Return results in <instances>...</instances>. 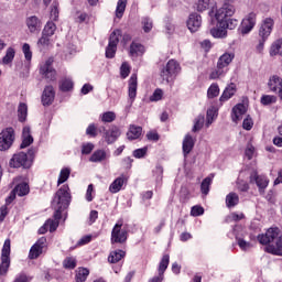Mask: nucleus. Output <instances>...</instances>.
Returning <instances> with one entry per match:
<instances>
[{"label":"nucleus","mask_w":282,"mask_h":282,"mask_svg":"<svg viewBox=\"0 0 282 282\" xmlns=\"http://www.w3.org/2000/svg\"><path fill=\"white\" fill-rule=\"evenodd\" d=\"M235 61V53H224L219 56L216 68L210 72L209 80H218V78H224L228 74V67L230 63Z\"/></svg>","instance_id":"20e7f679"},{"label":"nucleus","mask_w":282,"mask_h":282,"mask_svg":"<svg viewBox=\"0 0 282 282\" xmlns=\"http://www.w3.org/2000/svg\"><path fill=\"white\" fill-rule=\"evenodd\" d=\"M210 34L214 39H226L228 36V31L226 28H221L218 24V28L210 29Z\"/></svg>","instance_id":"473e14b6"},{"label":"nucleus","mask_w":282,"mask_h":282,"mask_svg":"<svg viewBox=\"0 0 282 282\" xmlns=\"http://www.w3.org/2000/svg\"><path fill=\"white\" fill-rule=\"evenodd\" d=\"M213 184V176H207L200 183V193L203 195H208L210 193V186Z\"/></svg>","instance_id":"f704fd0d"},{"label":"nucleus","mask_w":282,"mask_h":282,"mask_svg":"<svg viewBox=\"0 0 282 282\" xmlns=\"http://www.w3.org/2000/svg\"><path fill=\"white\" fill-rule=\"evenodd\" d=\"M128 96L130 98V102H134L138 96V75L132 74L128 82Z\"/></svg>","instance_id":"6ab92c4d"},{"label":"nucleus","mask_w":282,"mask_h":282,"mask_svg":"<svg viewBox=\"0 0 282 282\" xmlns=\"http://www.w3.org/2000/svg\"><path fill=\"white\" fill-rule=\"evenodd\" d=\"M11 248H12V240H10V238H7L4 240V243L1 250V257L10 259Z\"/></svg>","instance_id":"79ce46f5"},{"label":"nucleus","mask_w":282,"mask_h":282,"mask_svg":"<svg viewBox=\"0 0 282 282\" xmlns=\"http://www.w3.org/2000/svg\"><path fill=\"white\" fill-rule=\"evenodd\" d=\"M162 96H164V93L162 91V89L156 88L153 93V95L150 97L151 102H158Z\"/></svg>","instance_id":"680f3d73"},{"label":"nucleus","mask_w":282,"mask_h":282,"mask_svg":"<svg viewBox=\"0 0 282 282\" xmlns=\"http://www.w3.org/2000/svg\"><path fill=\"white\" fill-rule=\"evenodd\" d=\"M272 30H274V19L265 18L262 21V24L259 29L260 39H268V36H270V34H272Z\"/></svg>","instance_id":"f3484780"},{"label":"nucleus","mask_w":282,"mask_h":282,"mask_svg":"<svg viewBox=\"0 0 282 282\" xmlns=\"http://www.w3.org/2000/svg\"><path fill=\"white\" fill-rule=\"evenodd\" d=\"M252 127H254V121H252V118L250 116H247V118L242 122V128L246 131H251Z\"/></svg>","instance_id":"052dcab7"},{"label":"nucleus","mask_w":282,"mask_h":282,"mask_svg":"<svg viewBox=\"0 0 282 282\" xmlns=\"http://www.w3.org/2000/svg\"><path fill=\"white\" fill-rule=\"evenodd\" d=\"M122 135L120 128L118 126H111L108 130H106L104 138L107 144H113Z\"/></svg>","instance_id":"a211bd4d"},{"label":"nucleus","mask_w":282,"mask_h":282,"mask_svg":"<svg viewBox=\"0 0 282 282\" xmlns=\"http://www.w3.org/2000/svg\"><path fill=\"white\" fill-rule=\"evenodd\" d=\"M8 270H10V258L1 257L0 276H6L8 274Z\"/></svg>","instance_id":"a19ab883"},{"label":"nucleus","mask_w":282,"mask_h":282,"mask_svg":"<svg viewBox=\"0 0 282 282\" xmlns=\"http://www.w3.org/2000/svg\"><path fill=\"white\" fill-rule=\"evenodd\" d=\"M122 186H124V176H119L110 184L109 191L110 193H120Z\"/></svg>","instance_id":"c756f323"},{"label":"nucleus","mask_w":282,"mask_h":282,"mask_svg":"<svg viewBox=\"0 0 282 282\" xmlns=\"http://www.w3.org/2000/svg\"><path fill=\"white\" fill-rule=\"evenodd\" d=\"M107 160V152L105 150H96L89 158V162H104Z\"/></svg>","instance_id":"72a5a7b5"},{"label":"nucleus","mask_w":282,"mask_h":282,"mask_svg":"<svg viewBox=\"0 0 282 282\" xmlns=\"http://www.w3.org/2000/svg\"><path fill=\"white\" fill-rule=\"evenodd\" d=\"M187 28L189 32H197L202 28V15L198 13H191L187 20Z\"/></svg>","instance_id":"aec40b11"},{"label":"nucleus","mask_w":282,"mask_h":282,"mask_svg":"<svg viewBox=\"0 0 282 282\" xmlns=\"http://www.w3.org/2000/svg\"><path fill=\"white\" fill-rule=\"evenodd\" d=\"M26 25L28 29L30 30V32L34 33V32H39L41 30V20L36 17H30L26 19Z\"/></svg>","instance_id":"bb28decb"},{"label":"nucleus","mask_w":282,"mask_h":282,"mask_svg":"<svg viewBox=\"0 0 282 282\" xmlns=\"http://www.w3.org/2000/svg\"><path fill=\"white\" fill-rule=\"evenodd\" d=\"M51 43H52L51 37L48 35H44L43 33H42L41 39L37 41V45H39V47H42V50H47V47H50Z\"/></svg>","instance_id":"09e8293b"},{"label":"nucleus","mask_w":282,"mask_h":282,"mask_svg":"<svg viewBox=\"0 0 282 282\" xmlns=\"http://www.w3.org/2000/svg\"><path fill=\"white\" fill-rule=\"evenodd\" d=\"M236 94H237V85H235V83H231L225 88L219 100L220 102H228V100H230V98H232V96H235Z\"/></svg>","instance_id":"4be33fe9"},{"label":"nucleus","mask_w":282,"mask_h":282,"mask_svg":"<svg viewBox=\"0 0 282 282\" xmlns=\"http://www.w3.org/2000/svg\"><path fill=\"white\" fill-rule=\"evenodd\" d=\"M144 52H147V48L144 47V45H142V43L133 41L130 44V56L138 58V56H143Z\"/></svg>","instance_id":"412c9836"},{"label":"nucleus","mask_w":282,"mask_h":282,"mask_svg":"<svg viewBox=\"0 0 282 282\" xmlns=\"http://www.w3.org/2000/svg\"><path fill=\"white\" fill-rule=\"evenodd\" d=\"M210 8V0H197L196 10L198 12H206Z\"/></svg>","instance_id":"8fccbe9b"},{"label":"nucleus","mask_w":282,"mask_h":282,"mask_svg":"<svg viewBox=\"0 0 282 282\" xmlns=\"http://www.w3.org/2000/svg\"><path fill=\"white\" fill-rule=\"evenodd\" d=\"M56 32V24L54 23V22H52V21H48L46 24H45V26H44V29H43V31H42V34L44 35V36H50V37H52V36H54V33Z\"/></svg>","instance_id":"e433bc0d"},{"label":"nucleus","mask_w":282,"mask_h":282,"mask_svg":"<svg viewBox=\"0 0 282 282\" xmlns=\"http://www.w3.org/2000/svg\"><path fill=\"white\" fill-rule=\"evenodd\" d=\"M69 175H72V171L68 167L62 169L57 180V186H61V184H65V182L69 180Z\"/></svg>","instance_id":"4c0bfd02"},{"label":"nucleus","mask_w":282,"mask_h":282,"mask_svg":"<svg viewBox=\"0 0 282 282\" xmlns=\"http://www.w3.org/2000/svg\"><path fill=\"white\" fill-rule=\"evenodd\" d=\"M18 118L19 122H25L28 118V105L21 102L18 107Z\"/></svg>","instance_id":"c9c22d12"},{"label":"nucleus","mask_w":282,"mask_h":282,"mask_svg":"<svg viewBox=\"0 0 282 282\" xmlns=\"http://www.w3.org/2000/svg\"><path fill=\"white\" fill-rule=\"evenodd\" d=\"M247 109L246 105L238 104L232 108L231 118L234 122H239L241 120V117L245 116Z\"/></svg>","instance_id":"393cba45"},{"label":"nucleus","mask_w":282,"mask_h":282,"mask_svg":"<svg viewBox=\"0 0 282 282\" xmlns=\"http://www.w3.org/2000/svg\"><path fill=\"white\" fill-rule=\"evenodd\" d=\"M100 118H101V122H105V123L113 122L116 120V112L106 111L100 116Z\"/></svg>","instance_id":"603ef678"},{"label":"nucleus","mask_w":282,"mask_h":282,"mask_svg":"<svg viewBox=\"0 0 282 282\" xmlns=\"http://www.w3.org/2000/svg\"><path fill=\"white\" fill-rule=\"evenodd\" d=\"M72 203V194L69 193V185L64 184L57 192L55 193L53 205L56 204L54 212V220L61 221L63 219V210L69 208V204Z\"/></svg>","instance_id":"7ed1b4c3"},{"label":"nucleus","mask_w":282,"mask_h":282,"mask_svg":"<svg viewBox=\"0 0 282 282\" xmlns=\"http://www.w3.org/2000/svg\"><path fill=\"white\" fill-rule=\"evenodd\" d=\"M15 54H17V52L12 47H9L6 52V55L2 58V63L4 65H10V63H12V61H14Z\"/></svg>","instance_id":"a18cd8bd"},{"label":"nucleus","mask_w":282,"mask_h":282,"mask_svg":"<svg viewBox=\"0 0 282 282\" xmlns=\"http://www.w3.org/2000/svg\"><path fill=\"white\" fill-rule=\"evenodd\" d=\"M22 52L26 61H32V51L30 50V44L24 43L22 46Z\"/></svg>","instance_id":"0e129e2a"},{"label":"nucleus","mask_w":282,"mask_h":282,"mask_svg":"<svg viewBox=\"0 0 282 282\" xmlns=\"http://www.w3.org/2000/svg\"><path fill=\"white\" fill-rule=\"evenodd\" d=\"M191 215L192 217H199L202 215H204V207L202 206H193L191 209Z\"/></svg>","instance_id":"e2e57ef3"},{"label":"nucleus","mask_w":282,"mask_h":282,"mask_svg":"<svg viewBox=\"0 0 282 282\" xmlns=\"http://www.w3.org/2000/svg\"><path fill=\"white\" fill-rule=\"evenodd\" d=\"M234 0H224V4L215 13V19L219 28H225V30H235L239 25V20L231 19L235 14V6L232 4Z\"/></svg>","instance_id":"f03ea898"},{"label":"nucleus","mask_w":282,"mask_h":282,"mask_svg":"<svg viewBox=\"0 0 282 282\" xmlns=\"http://www.w3.org/2000/svg\"><path fill=\"white\" fill-rule=\"evenodd\" d=\"M254 25H257V13L250 12L241 22L240 33L242 35L250 34L254 30Z\"/></svg>","instance_id":"4468645a"},{"label":"nucleus","mask_w":282,"mask_h":282,"mask_svg":"<svg viewBox=\"0 0 282 282\" xmlns=\"http://www.w3.org/2000/svg\"><path fill=\"white\" fill-rule=\"evenodd\" d=\"M140 135H142V127L130 126L129 131L127 132L128 140H138Z\"/></svg>","instance_id":"c85d7f7f"},{"label":"nucleus","mask_w":282,"mask_h":282,"mask_svg":"<svg viewBox=\"0 0 282 282\" xmlns=\"http://www.w3.org/2000/svg\"><path fill=\"white\" fill-rule=\"evenodd\" d=\"M261 105L268 107V105H274L276 102V96L274 95H263L260 99Z\"/></svg>","instance_id":"49530a36"},{"label":"nucleus","mask_w":282,"mask_h":282,"mask_svg":"<svg viewBox=\"0 0 282 282\" xmlns=\"http://www.w3.org/2000/svg\"><path fill=\"white\" fill-rule=\"evenodd\" d=\"M219 96V84L213 83L207 89V98L213 99Z\"/></svg>","instance_id":"c03bdc74"},{"label":"nucleus","mask_w":282,"mask_h":282,"mask_svg":"<svg viewBox=\"0 0 282 282\" xmlns=\"http://www.w3.org/2000/svg\"><path fill=\"white\" fill-rule=\"evenodd\" d=\"M58 0H54L52 6H51V19H53V21H58Z\"/></svg>","instance_id":"3c124183"},{"label":"nucleus","mask_w":282,"mask_h":282,"mask_svg":"<svg viewBox=\"0 0 282 282\" xmlns=\"http://www.w3.org/2000/svg\"><path fill=\"white\" fill-rule=\"evenodd\" d=\"M124 257H127V251L122 249L110 251L108 256V263H120Z\"/></svg>","instance_id":"5701e85b"},{"label":"nucleus","mask_w":282,"mask_h":282,"mask_svg":"<svg viewBox=\"0 0 282 282\" xmlns=\"http://www.w3.org/2000/svg\"><path fill=\"white\" fill-rule=\"evenodd\" d=\"M59 89L64 93L72 91L74 89V80L69 77H65L59 82Z\"/></svg>","instance_id":"2f4dec72"},{"label":"nucleus","mask_w":282,"mask_h":282,"mask_svg":"<svg viewBox=\"0 0 282 282\" xmlns=\"http://www.w3.org/2000/svg\"><path fill=\"white\" fill-rule=\"evenodd\" d=\"M22 143L20 145V149H26V147H30L32 142H34V138L31 134L30 127H24L22 131Z\"/></svg>","instance_id":"a878e982"},{"label":"nucleus","mask_w":282,"mask_h":282,"mask_svg":"<svg viewBox=\"0 0 282 282\" xmlns=\"http://www.w3.org/2000/svg\"><path fill=\"white\" fill-rule=\"evenodd\" d=\"M17 195L18 197H25V195H30V185L28 183L18 184L6 199V204L9 205L13 199H17Z\"/></svg>","instance_id":"ddd939ff"},{"label":"nucleus","mask_w":282,"mask_h":282,"mask_svg":"<svg viewBox=\"0 0 282 282\" xmlns=\"http://www.w3.org/2000/svg\"><path fill=\"white\" fill-rule=\"evenodd\" d=\"M15 134L14 128L9 127L0 132V151H9L14 144Z\"/></svg>","instance_id":"9d476101"},{"label":"nucleus","mask_w":282,"mask_h":282,"mask_svg":"<svg viewBox=\"0 0 282 282\" xmlns=\"http://www.w3.org/2000/svg\"><path fill=\"white\" fill-rule=\"evenodd\" d=\"M195 149V140L193 139V135L186 134L183 140V153L184 155H188L191 151Z\"/></svg>","instance_id":"cd10ccee"},{"label":"nucleus","mask_w":282,"mask_h":282,"mask_svg":"<svg viewBox=\"0 0 282 282\" xmlns=\"http://www.w3.org/2000/svg\"><path fill=\"white\" fill-rule=\"evenodd\" d=\"M271 56H282V40H276L272 45L270 50Z\"/></svg>","instance_id":"58836bf2"},{"label":"nucleus","mask_w":282,"mask_h":282,"mask_svg":"<svg viewBox=\"0 0 282 282\" xmlns=\"http://www.w3.org/2000/svg\"><path fill=\"white\" fill-rule=\"evenodd\" d=\"M124 10H127V0H118L117 8H116L117 19H122L124 14Z\"/></svg>","instance_id":"ea45409f"},{"label":"nucleus","mask_w":282,"mask_h":282,"mask_svg":"<svg viewBox=\"0 0 282 282\" xmlns=\"http://www.w3.org/2000/svg\"><path fill=\"white\" fill-rule=\"evenodd\" d=\"M87 276H89L88 269L87 268H79L76 275H75V279H76V282H86Z\"/></svg>","instance_id":"37998d69"},{"label":"nucleus","mask_w":282,"mask_h":282,"mask_svg":"<svg viewBox=\"0 0 282 282\" xmlns=\"http://www.w3.org/2000/svg\"><path fill=\"white\" fill-rule=\"evenodd\" d=\"M203 127H204V116H198L195 119L194 127H193L192 131L194 133H197V131H202Z\"/></svg>","instance_id":"6e6d98bb"},{"label":"nucleus","mask_w":282,"mask_h":282,"mask_svg":"<svg viewBox=\"0 0 282 282\" xmlns=\"http://www.w3.org/2000/svg\"><path fill=\"white\" fill-rule=\"evenodd\" d=\"M86 135H89L90 138H96L98 135V128L96 127V123H90L87 127Z\"/></svg>","instance_id":"4d7b16f0"},{"label":"nucleus","mask_w":282,"mask_h":282,"mask_svg":"<svg viewBox=\"0 0 282 282\" xmlns=\"http://www.w3.org/2000/svg\"><path fill=\"white\" fill-rule=\"evenodd\" d=\"M122 226H124L122 219H119L117 224H115L110 236L111 246H116V243L124 246V243H127V239H129V230L122 228Z\"/></svg>","instance_id":"39448f33"},{"label":"nucleus","mask_w":282,"mask_h":282,"mask_svg":"<svg viewBox=\"0 0 282 282\" xmlns=\"http://www.w3.org/2000/svg\"><path fill=\"white\" fill-rule=\"evenodd\" d=\"M53 65V57H50L45 61V63L40 65V74L42 75V78L46 80V83H56L58 74L56 73V68Z\"/></svg>","instance_id":"0eeeda50"},{"label":"nucleus","mask_w":282,"mask_h":282,"mask_svg":"<svg viewBox=\"0 0 282 282\" xmlns=\"http://www.w3.org/2000/svg\"><path fill=\"white\" fill-rule=\"evenodd\" d=\"M250 184H257L259 191H265L268 188V184H270V181L264 175H259V173L253 170L249 177Z\"/></svg>","instance_id":"2eb2a0df"},{"label":"nucleus","mask_w":282,"mask_h":282,"mask_svg":"<svg viewBox=\"0 0 282 282\" xmlns=\"http://www.w3.org/2000/svg\"><path fill=\"white\" fill-rule=\"evenodd\" d=\"M63 268L65 270H74L76 268V258L67 257L63 261Z\"/></svg>","instance_id":"de8ad7c7"},{"label":"nucleus","mask_w":282,"mask_h":282,"mask_svg":"<svg viewBox=\"0 0 282 282\" xmlns=\"http://www.w3.org/2000/svg\"><path fill=\"white\" fill-rule=\"evenodd\" d=\"M149 151V148H141L133 151L132 155L133 158H137V160H140L147 155V152Z\"/></svg>","instance_id":"bf43d9fd"},{"label":"nucleus","mask_w":282,"mask_h":282,"mask_svg":"<svg viewBox=\"0 0 282 282\" xmlns=\"http://www.w3.org/2000/svg\"><path fill=\"white\" fill-rule=\"evenodd\" d=\"M239 204V195L235 192L229 193L226 196V206L227 208H235Z\"/></svg>","instance_id":"7c9ffc66"},{"label":"nucleus","mask_w":282,"mask_h":282,"mask_svg":"<svg viewBox=\"0 0 282 282\" xmlns=\"http://www.w3.org/2000/svg\"><path fill=\"white\" fill-rule=\"evenodd\" d=\"M94 151V143H84L82 145V154L83 155H89Z\"/></svg>","instance_id":"69168bd1"},{"label":"nucleus","mask_w":282,"mask_h":282,"mask_svg":"<svg viewBox=\"0 0 282 282\" xmlns=\"http://www.w3.org/2000/svg\"><path fill=\"white\" fill-rule=\"evenodd\" d=\"M282 86V78L279 75H273L268 82V87L273 94H278Z\"/></svg>","instance_id":"b1692460"},{"label":"nucleus","mask_w":282,"mask_h":282,"mask_svg":"<svg viewBox=\"0 0 282 282\" xmlns=\"http://www.w3.org/2000/svg\"><path fill=\"white\" fill-rule=\"evenodd\" d=\"M55 98L56 91L54 90V86H45L41 97L43 107H50L51 105H53Z\"/></svg>","instance_id":"dca6fc26"},{"label":"nucleus","mask_w":282,"mask_h":282,"mask_svg":"<svg viewBox=\"0 0 282 282\" xmlns=\"http://www.w3.org/2000/svg\"><path fill=\"white\" fill-rule=\"evenodd\" d=\"M279 227L269 228L265 234L258 235L257 239L264 247V252L282 257V236Z\"/></svg>","instance_id":"f257e3e1"},{"label":"nucleus","mask_w":282,"mask_h":282,"mask_svg":"<svg viewBox=\"0 0 282 282\" xmlns=\"http://www.w3.org/2000/svg\"><path fill=\"white\" fill-rule=\"evenodd\" d=\"M47 252V238L41 237L36 240V242L31 247L29 251L28 259L34 261L41 257V254H45Z\"/></svg>","instance_id":"9b49d317"},{"label":"nucleus","mask_w":282,"mask_h":282,"mask_svg":"<svg viewBox=\"0 0 282 282\" xmlns=\"http://www.w3.org/2000/svg\"><path fill=\"white\" fill-rule=\"evenodd\" d=\"M58 220H52V219H48L45 225L46 227L48 226L50 227V232H55L56 228H58Z\"/></svg>","instance_id":"774afa93"},{"label":"nucleus","mask_w":282,"mask_h":282,"mask_svg":"<svg viewBox=\"0 0 282 282\" xmlns=\"http://www.w3.org/2000/svg\"><path fill=\"white\" fill-rule=\"evenodd\" d=\"M9 165L11 169H30L32 166V160L28 158V153L18 152L13 154L9 161Z\"/></svg>","instance_id":"1a4fd4ad"},{"label":"nucleus","mask_w":282,"mask_h":282,"mask_svg":"<svg viewBox=\"0 0 282 282\" xmlns=\"http://www.w3.org/2000/svg\"><path fill=\"white\" fill-rule=\"evenodd\" d=\"M147 138L150 142H158L160 140V134L156 131H150L147 133Z\"/></svg>","instance_id":"338daca9"},{"label":"nucleus","mask_w":282,"mask_h":282,"mask_svg":"<svg viewBox=\"0 0 282 282\" xmlns=\"http://www.w3.org/2000/svg\"><path fill=\"white\" fill-rule=\"evenodd\" d=\"M121 166L126 171H131V167L133 166V159H131V156H127V158L122 159Z\"/></svg>","instance_id":"13d9d810"},{"label":"nucleus","mask_w":282,"mask_h":282,"mask_svg":"<svg viewBox=\"0 0 282 282\" xmlns=\"http://www.w3.org/2000/svg\"><path fill=\"white\" fill-rule=\"evenodd\" d=\"M141 24L145 34H149L153 30V21L150 18H143Z\"/></svg>","instance_id":"864d4df0"},{"label":"nucleus","mask_w":282,"mask_h":282,"mask_svg":"<svg viewBox=\"0 0 282 282\" xmlns=\"http://www.w3.org/2000/svg\"><path fill=\"white\" fill-rule=\"evenodd\" d=\"M169 263H171V256L164 254L159 263L158 275L149 279L148 282H163L164 281V272L169 269Z\"/></svg>","instance_id":"f8f14e48"},{"label":"nucleus","mask_w":282,"mask_h":282,"mask_svg":"<svg viewBox=\"0 0 282 282\" xmlns=\"http://www.w3.org/2000/svg\"><path fill=\"white\" fill-rule=\"evenodd\" d=\"M122 31L120 29L113 30L108 39V45L106 46V58H116L118 52V44L120 43V36Z\"/></svg>","instance_id":"6e6552de"},{"label":"nucleus","mask_w":282,"mask_h":282,"mask_svg":"<svg viewBox=\"0 0 282 282\" xmlns=\"http://www.w3.org/2000/svg\"><path fill=\"white\" fill-rule=\"evenodd\" d=\"M131 74V66H129V63L123 62L120 67V76L121 78H128Z\"/></svg>","instance_id":"5fc2aeb1"},{"label":"nucleus","mask_w":282,"mask_h":282,"mask_svg":"<svg viewBox=\"0 0 282 282\" xmlns=\"http://www.w3.org/2000/svg\"><path fill=\"white\" fill-rule=\"evenodd\" d=\"M180 72H182L180 62L170 59L166 65L161 68L160 76L162 80H165V83H171L174 78H177V74H180Z\"/></svg>","instance_id":"423d86ee"}]
</instances>
